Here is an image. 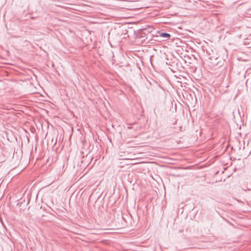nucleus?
Returning a JSON list of instances; mask_svg holds the SVG:
<instances>
[{
    "mask_svg": "<svg viewBox=\"0 0 251 251\" xmlns=\"http://www.w3.org/2000/svg\"><path fill=\"white\" fill-rule=\"evenodd\" d=\"M208 65L211 67H220L223 65L224 60L221 57L217 56V55L210 56L208 59H205Z\"/></svg>",
    "mask_w": 251,
    "mask_h": 251,
    "instance_id": "obj_1",
    "label": "nucleus"
},
{
    "mask_svg": "<svg viewBox=\"0 0 251 251\" xmlns=\"http://www.w3.org/2000/svg\"><path fill=\"white\" fill-rule=\"evenodd\" d=\"M157 33L159 34V36L161 37L166 38L167 39L170 38V34L166 32H162L160 31H157Z\"/></svg>",
    "mask_w": 251,
    "mask_h": 251,
    "instance_id": "obj_2",
    "label": "nucleus"
},
{
    "mask_svg": "<svg viewBox=\"0 0 251 251\" xmlns=\"http://www.w3.org/2000/svg\"><path fill=\"white\" fill-rule=\"evenodd\" d=\"M206 53L208 54L207 56V58L210 57V56H214L215 54L213 52V50H206Z\"/></svg>",
    "mask_w": 251,
    "mask_h": 251,
    "instance_id": "obj_3",
    "label": "nucleus"
},
{
    "mask_svg": "<svg viewBox=\"0 0 251 251\" xmlns=\"http://www.w3.org/2000/svg\"><path fill=\"white\" fill-rule=\"evenodd\" d=\"M56 143H57V139H55L54 143L53 144V146H55L56 144Z\"/></svg>",
    "mask_w": 251,
    "mask_h": 251,
    "instance_id": "obj_4",
    "label": "nucleus"
},
{
    "mask_svg": "<svg viewBox=\"0 0 251 251\" xmlns=\"http://www.w3.org/2000/svg\"><path fill=\"white\" fill-rule=\"evenodd\" d=\"M127 128L128 129H131V128H132V127H131V126H127Z\"/></svg>",
    "mask_w": 251,
    "mask_h": 251,
    "instance_id": "obj_5",
    "label": "nucleus"
},
{
    "mask_svg": "<svg viewBox=\"0 0 251 251\" xmlns=\"http://www.w3.org/2000/svg\"><path fill=\"white\" fill-rule=\"evenodd\" d=\"M31 19H35V18H34V17H31Z\"/></svg>",
    "mask_w": 251,
    "mask_h": 251,
    "instance_id": "obj_6",
    "label": "nucleus"
}]
</instances>
